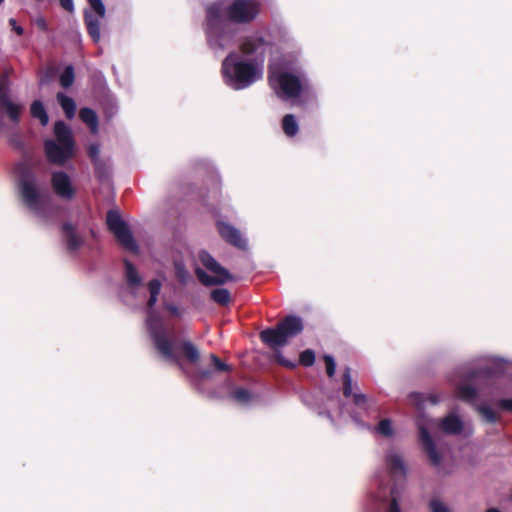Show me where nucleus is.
I'll use <instances>...</instances> for the list:
<instances>
[{"instance_id": "f257e3e1", "label": "nucleus", "mask_w": 512, "mask_h": 512, "mask_svg": "<svg viewBox=\"0 0 512 512\" xmlns=\"http://www.w3.org/2000/svg\"><path fill=\"white\" fill-rule=\"evenodd\" d=\"M260 10L259 0H218L208 5L204 24L208 47L215 54L232 47L239 33V26L253 22Z\"/></svg>"}, {"instance_id": "f03ea898", "label": "nucleus", "mask_w": 512, "mask_h": 512, "mask_svg": "<svg viewBox=\"0 0 512 512\" xmlns=\"http://www.w3.org/2000/svg\"><path fill=\"white\" fill-rule=\"evenodd\" d=\"M269 41L260 32L246 37L240 50L243 55L253 57L242 59L236 51H231L222 62V74L225 83L234 90H242L263 76V63Z\"/></svg>"}, {"instance_id": "7ed1b4c3", "label": "nucleus", "mask_w": 512, "mask_h": 512, "mask_svg": "<svg viewBox=\"0 0 512 512\" xmlns=\"http://www.w3.org/2000/svg\"><path fill=\"white\" fill-rule=\"evenodd\" d=\"M148 290L150 297L147 302L148 312L146 324L150 337L158 352L167 361L175 363L180 367V353H183L191 363L197 362L200 356L197 347L189 341L182 344L176 342V340L170 336L160 315L153 309L161 290V282L158 279L151 280L148 283Z\"/></svg>"}, {"instance_id": "20e7f679", "label": "nucleus", "mask_w": 512, "mask_h": 512, "mask_svg": "<svg viewBox=\"0 0 512 512\" xmlns=\"http://www.w3.org/2000/svg\"><path fill=\"white\" fill-rule=\"evenodd\" d=\"M416 425L419 430L420 443L430 464L436 468L439 473L448 474L450 471L442 467L441 453L437 449L436 443L429 431L437 425L446 434L458 435L461 434L465 428L464 422L455 413L448 414L438 422L421 413L416 419Z\"/></svg>"}, {"instance_id": "39448f33", "label": "nucleus", "mask_w": 512, "mask_h": 512, "mask_svg": "<svg viewBox=\"0 0 512 512\" xmlns=\"http://www.w3.org/2000/svg\"><path fill=\"white\" fill-rule=\"evenodd\" d=\"M503 372V363L494 357H482L478 359L475 367H464L458 371L459 382L457 384V396L465 401L472 402L476 399L478 391L472 382L481 378H490Z\"/></svg>"}, {"instance_id": "423d86ee", "label": "nucleus", "mask_w": 512, "mask_h": 512, "mask_svg": "<svg viewBox=\"0 0 512 512\" xmlns=\"http://www.w3.org/2000/svg\"><path fill=\"white\" fill-rule=\"evenodd\" d=\"M19 193L27 209L42 221H49L57 212L47 192L40 189L33 174H24L19 179Z\"/></svg>"}, {"instance_id": "0eeeda50", "label": "nucleus", "mask_w": 512, "mask_h": 512, "mask_svg": "<svg viewBox=\"0 0 512 512\" xmlns=\"http://www.w3.org/2000/svg\"><path fill=\"white\" fill-rule=\"evenodd\" d=\"M269 82L276 95L283 100L297 98L302 91L308 88V79L298 67L291 69L271 66Z\"/></svg>"}, {"instance_id": "6e6552de", "label": "nucleus", "mask_w": 512, "mask_h": 512, "mask_svg": "<svg viewBox=\"0 0 512 512\" xmlns=\"http://www.w3.org/2000/svg\"><path fill=\"white\" fill-rule=\"evenodd\" d=\"M54 138L44 141V153L50 164L64 166L76 154L71 128L63 121L54 124Z\"/></svg>"}, {"instance_id": "1a4fd4ad", "label": "nucleus", "mask_w": 512, "mask_h": 512, "mask_svg": "<svg viewBox=\"0 0 512 512\" xmlns=\"http://www.w3.org/2000/svg\"><path fill=\"white\" fill-rule=\"evenodd\" d=\"M303 330V322L300 317L287 316L280 321L275 328H268L260 333L261 340L271 348L283 347L289 338L299 334Z\"/></svg>"}, {"instance_id": "9d476101", "label": "nucleus", "mask_w": 512, "mask_h": 512, "mask_svg": "<svg viewBox=\"0 0 512 512\" xmlns=\"http://www.w3.org/2000/svg\"><path fill=\"white\" fill-rule=\"evenodd\" d=\"M201 264L213 275H208L203 269L196 268L195 274L198 280L205 286L221 285L232 279L227 269L222 267L208 252L199 253Z\"/></svg>"}, {"instance_id": "9b49d317", "label": "nucleus", "mask_w": 512, "mask_h": 512, "mask_svg": "<svg viewBox=\"0 0 512 512\" xmlns=\"http://www.w3.org/2000/svg\"><path fill=\"white\" fill-rule=\"evenodd\" d=\"M109 230L114 234L118 242L127 250L137 253L138 245L134 240L126 223L122 220L117 210H109L106 217Z\"/></svg>"}, {"instance_id": "f8f14e48", "label": "nucleus", "mask_w": 512, "mask_h": 512, "mask_svg": "<svg viewBox=\"0 0 512 512\" xmlns=\"http://www.w3.org/2000/svg\"><path fill=\"white\" fill-rule=\"evenodd\" d=\"M23 110V104L13 102L10 99L8 79L7 76L4 75L0 78V111H3L7 114L10 122L13 125H18Z\"/></svg>"}, {"instance_id": "ddd939ff", "label": "nucleus", "mask_w": 512, "mask_h": 512, "mask_svg": "<svg viewBox=\"0 0 512 512\" xmlns=\"http://www.w3.org/2000/svg\"><path fill=\"white\" fill-rule=\"evenodd\" d=\"M51 186L54 193L63 200H71L76 194L71 178L64 171H54L51 174Z\"/></svg>"}, {"instance_id": "4468645a", "label": "nucleus", "mask_w": 512, "mask_h": 512, "mask_svg": "<svg viewBox=\"0 0 512 512\" xmlns=\"http://www.w3.org/2000/svg\"><path fill=\"white\" fill-rule=\"evenodd\" d=\"M343 394L346 398L352 397L353 404L360 412H368L372 406V401L366 395L360 392L353 393L351 372L348 367L343 373Z\"/></svg>"}, {"instance_id": "2eb2a0df", "label": "nucleus", "mask_w": 512, "mask_h": 512, "mask_svg": "<svg viewBox=\"0 0 512 512\" xmlns=\"http://www.w3.org/2000/svg\"><path fill=\"white\" fill-rule=\"evenodd\" d=\"M385 463L393 478H404L406 476V465L400 453L390 448L385 454Z\"/></svg>"}, {"instance_id": "dca6fc26", "label": "nucleus", "mask_w": 512, "mask_h": 512, "mask_svg": "<svg viewBox=\"0 0 512 512\" xmlns=\"http://www.w3.org/2000/svg\"><path fill=\"white\" fill-rule=\"evenodd\" d=\"M218 231L221 237L233 246L245 250L247 248V241L242 236L240 231L234 226L229 225L225 222L218 223Z\"/></svg>"}, {"instance_id": "f3484780", "label": "nucleus", "mask_w": 512, "mask_h": 512, "mask_svg": "<svg viewBox=\"0 0 512 512\" xmlns=\"http://www.w3.org/2000/svg\"><path fill=\"white\" fill-rule=\"evenodd\" d=\"M62 233L66 242L67 249L70 252H75L81 247L83 240L75 233L71 224H64L62 227Z\"/></svg>"}, {"instance_id": "a211bd4d", "label": "nucleus", "mask_w": 512, "mask_h": 512, "mask_svg": "<svg viewBox=\"0 0 512 512\" xmlns=\"http://www.w3.org/2000/svg\"><path fill=\"white\" fill-rule=\"evenodd\" d=\"M124 265L126 283L131 292L134 293L139 287H141L142 277L139 275L137 269L130 261L125 260Z\"/></svg>"}, {"instance_id": "6ab92c4d", "label": "nucleus", "mask_w": 512, "mask_h": 512, "mask_svg": "<svg viewBox=\"0 0 512 512\" xmlns=\"http://www.w3.org/2000/svg\"><path fill=\"white\" fill-rule=\"evenodd\" d=\"M85 24L89 35L95 43L100 40V22L99 19L91 12H85Z\"/></svg>"}, {"instance_id": "aec40b11", "label": "nucleus", "mask_w": 512, "mask_h": 512, "mask_svg": "<svg viewBox=\"0 0 512 512\" xmlns=\"http://www.w3.org/2000/svg\"><path fill=\"white\" fill-rule=\"evenodd\" d=\"M56 98H57V101L60 104L61 108L63 109L66 117L68 119H72L76 113L75 101L71 97L66 96L62 92H58L56 95Z\"/></svg>"}, {"instance_id": "412c9836", "label": "nucleus", "mask_w": 512, "mask_h": 512, "mask_svg": "<svg viewBox=\"0 0 512 512\" xmlns=\"http://www.w3.org/2000/svg\"><path fill=\"white\" fill-rule=\"evenodd\" d=\"M79 117L89 127L91 133L96 134L98 132V117L94 110L82 108Z\"/></svg>"}, {"instance_id": "4be33fe9", "label": "nucleus", "mask_w": 512, "mask_h": 512, "mask_svg": "<svg viewBox=\"0 0 512 512\" xmlns=\"http://www.w3.org/2000/svg\"><path fill=\"white\" fill-rule=\"evenodd\" d=\"M31 116L38 119L42 126H46L49 122L47 111L40 100H35L30 106Z\"/></svg>"}, {"instance_id": "5701e85b", "label": "nucleus", "mask_w": 512, "mask_h": 512, "mask_svg": "<svg viewBox=\"0 0 512 512\" xmlns=\"http://www.w3.org/2000/svg\"><path fill=\"white\" fill-rule=\"evenodd\" d=\"M282 128L288 137L295 136L299 130L298 122L293 114H287L282 120Z\"/></svg>"}, {"instance_id": "b1692460", "label": "nucleus", "mask_w": 512, "mask_h": 512, "mask_svg": "<svg viewBox=\"0 0 512 512\" xmlns=\"http://www.w3.org/2000/svg\"><path fill=\"white\" fill-rule=\"evenodd\" d=\"M390 494L391 498L389 500L380 502L381 512H401L395 488L391 489Z\"/></svg>"}, {"instance_id": "393cba45", "label": "nucleus", "mask_w": 512, "mask_h": 512, "mask_svg": "<svg viewBox=\"0 0 512 512\" xmlns=\"http://www.w3.org/2000/svg\"><path fill=\"white\" fill-rule=\"evenodd\" d=\"M476 410L482 416V418L488 423H495L499 419L496 412H494L492 408L485 403L476 405Z\"/></svg>"}, {"instance_id": "a878e982", "label": "nucleus", "mask_w": 512, "mask_h": 512, "mask_svg": "<svg viewBox=\"0 0 512 512\" xmlns=\"http://www.w3.org/2000/svg\"><path fill=\"white\" fill-rule=\"evenodd\" d=\"M211 299L219 305H227L230 302V293L225 288H217L211 291Z\"/></svg>"}, {"instance_id": "bb28decb", "label": "nucleus", "mask_w": 512, "mask_h": 512, "mask_svg": "<svg viewBox=\"0 0 512 512\" xmlns=\"http://www.w3.org/2000/svg\"><path fill=\"white\" fill-rule=\"evenodd\" d=\"M74 68L72 65H68L63 73L60 75V84L63 88L70 87L74 82Z\"/></svg>"}, {"instance_id": "cd10ccee", "label": "nucleus", "mask_w": 512, "mask_h": 512, "mask_svg": "<svg viewBox=\"0 0 512 512\" xmlns=\"http://www.w3.org/2000/svg\"><path fill=\"white\" fill-rule=\"evenodd\" d=\"M232 397L235 401L241 404H248L252 399V394L249 390L239 387L233 391Z\"/></svg>"}, {"instance_id": "c85d7f7f", "label": "nucleus", "mask_w": 512, "mask_h": 512, "mask_svg": "<svg viewBox=\"0 0 512 512\" xmlns=\"http://www.w3.org/2000/svg\"><path fill=\"white\" fill-rule=\"evenodd\" d=\"M375 430L385 437H391L394 432L389 419H382L375 427Z\"/></svg>"}, {"instance_id": "c756f323", "label": "nucleus", "mask_w": 512, "mask_h": 512, "mask_svg": "<svg viewBox=\"0 0 512 512\" xmlns=\"http://www.w3.org/2000/svg\"><path fill=\"white\" fill-rule=\"evenodd\" d=\"M88 155H89L90 159L92 160V162L94 163V166H95L96 170L100 171L101 161H100V158H99V155H100L99 145L98 144H91V145H89V147H88Z\"/></svg>"}, {"instance_id": "7c9ffc66", "label": "nucleus", "mask_w": 512, "mask_h": 512, "mask_svg": "<svg viewBox=\"0 0 512 512\" xmlns=\"http://www.w3.org/2000/svg\"><path fill=\"white\" fill-rule=\"evenodd\" d=\"M299 361L305 367L312 366L314 364V362H315V354H314V352L312 350H310V349H307V350L303 351L300 354Z\"/></svg>"}, {"instance_id": "2f4dec72", "label": "nucleus", "mask_w": 512, "mask_h": 512, "mask_svg": "<svg viewBox=\"0 0 512 512\" xmlns=\"http://www.w3.org/2000/svg\"><path fill=\"white\" fill-rule=\"evenodd\" d=\"M176 276L180 282L185 283L190 278V274L181 262L175 263Z\"/></svg>"}, {"instance_id": "473e14b6", "label": "nucleus", "mask_w": 512, "mask_h": 512, "mask_svg": "<svg viewBox=\"0 0 512 512\" xmlns=\"http://www.w3.org/2000/svg\"><path fill=\"white\" fill-rule=\"evenodd\" d=\"M429 506L431 512H451L449 507L440 499H432Z\"/></svg>"}, {"instance_id": "72a5a7b5", "label": "nucleus", "mask_w": 512, "mask_h": 512, "mask_svg": "<svg viewBox=\"0 0 512 512\" xmlns=\"http://www.w3.org/2000/svg\"><path fill=\"white\" fill-rule=\"evenodd\" d=\"M88 3L99 17L105 16L106 10L102 0H88Z\"/></svg>"}, {"instance_id": "f704fd0d", "label": "nucleus", "mask_w": 512, "mask_h": 512, "mask_svg": "<svg viewBox=\"0 0 512 512\" xmlns=\"http://www.w3.org/2000/svg\"><path fill=\"white\" fill-rule=\"evenodd\" d=\"M324 361H325V364H326L327 375L329 377H332L335 374V370H336L335 360H334V358L332 356L325 355L324 356Z\"/></svg>"}, {"instance_id": "c9c22d12", "label": "nucleus", "mask_w": 512, "mask_h": 512, "mask_svg": "<svg viewBox=\"0 0 512 512\" xmlns=\"http://www.w3.org/2000/svg\"><path fill=\"white\" fill-rule=\"evenodd\" d=\"M211 362L216 371H227L229 369L228 365L222 362L216 355H210Z\"/></svg>"}, {"instance_id": "e433bc0d", "label": "nucleus", "mask_w": 512, "mask_h": 512, "mask_svg": "<svg viewBox=\"0 0 512 512\" xmlns=\"http://www.w3.org/2000/svg\"><path fill=\"white\" fill-rule=\"evenodd\" d=\"M410 401L417 406L419 410L422 409L423 403L425 401V396L421 393H411L410 394Z\"/></svg>"}, {"instance_id": "4c0bfd02", "label": "nucleus", "mask_w": 512, "mask_h": 512, "mask_svg": "<svg viewBox=\"0 0 512 512\" xmlns=\"http://www.w3.org/2000/svg\"><path fill=\"white\" fill-rule=\"evenodd\" d=\"M339 414L340 416H349L352 420H354L355 422H358L360 420V414L358 412H355V411H349L347 410L344 406H341L339 408Z\"/></svg>"}, {"instance_id": "58836bf2", "label": "nucleus", "mask_w": 512, "mask_h": 512, "mask_svg": "<svg viewBox=\"0 0 512 512\" xmlns=\"http://www.w3.org/2000/svg\"><path fill=\"white\" fill-rule=\"evenodd\" d=\"M497 405L503 410L512 412V399H501Z\"/></svg>"}, {"instance_id": "ea45409f", "label": "nucleus", "mask_w": 512, "mask_h": 512, "mask_svg": "<svg viewBox=\"0 0 512 512\" xmlns=\"http://www.w3.org/2000/svg\"><path fill=\"white\" fill-rule=\"evenodd\" d=\"M276 357H277V361L280 364H282V365H284V366H286L288 368H294L295 367V363L292 362V361L286 360L281 353H277Z\"/></svg>"}, {"instance_id": "a19ab883", "label": "nucleus", "mask_w": 512, "mask_h": 512, "mask_svg": "<svg viewBox=\"0 0 512 512\" xmlns=\"http://www.w3.org/2000/svg\"><path fill=\"white\" fill-rule=\"evenodd\" d=\"M9 24L13 31H15L18 35H22L24 30L21 26H19L15 19L11 18L9 20Z\"/></svg>"}, {"instance_id": "79ce46f5", "label": "nucleus", "mask_w": 512, "mask_h": 512, "mask_svg": "<svg viewBox=\"0 0 512 512\" xmlns=\"http://www.w3.org/2000/svg\"><path fill=\"white\" fill-rule=\"evenodd\" d=\"M60 4L68 12H73V10H74L73 0H60Z\"/></svg>"}, {"instance_id": "37998d69", "label": "nucleus", "mask_w": 512, "mask_h": 512, "mask_svg": "<svg viewBox=\"0 0 512 512\" xmlns=\"http://www.w3.org/2000/svg\"><path fill=\"white\" fill-rule=\"evenodd\" d=\"M35 25L37 26L38 29H40L42 31L47 30V24L43 17H38L37 19H35Z\"/></svg>"}, {"instance_id": "c03bdc74", "label": "nucleus", "mask_w": 512, "mask_h": 512, "mask_svg": "<svg viewBox=\"0 0 512 512\" xmlns=\"http://www.w3.org/2000/svg\"><path fill=\"white\" fill-rule=\"evenodd\" d=\"M210 377H211V371H209V370H201L198 373V378L200 380H205V379H208Z\"/></svg>"}, {"instance_id": "a18cd8bd", "label": "nucleus", "mask_w": 512, "mask_h": 512, "mask_svg": "<svg viewBox=\"0 0 512 512\" xmlns=\"http://www.w3.org/2000/svg\"><path fill=\"white\" fill-rule=\"evenodd\" d=\"M167 310L169 312H171L173 315H176V316L180 315L179 309L174 305H171V304L167 305Z\"/></svg>"}, {"instance_id": "49530a36", "label": "nucleus", "mask_w": 512, "mask_h": 512, "mask_svg": "<svg viewBox=\"0 0 512 512\" xmlns=\"http://www.w3.org/2000/svg\"><path fill=\"white\" fill-rule=\"evenodd\" d=\"M5 129H6V124L3 120L2 115L0 114V135L5 131Z\"/></svg>"}, {"instance_id": "de8ad7c7", "label": "nucleus", "mask_w": 512, "mask_h": 512, "mask_svg": "<svg viewBox=\"0 0 512 512\" xmlns=\"http://www.w3.org/2000/svg\"><path fill=\"white\" fill-rule=\"evenodd\" d=\"M428 399H429V401H430V403H431L432 405H435V404H437V403H438V399H437L435 396H433V395H430V396L428 397Z\"/></svg>"}, {"instance_id": "09e8293b", "label": "nucleus", "mask_w": 512, "mask_h": 512, "mask_svg": "<svg viewBox=\"0 0 512 512\" xmlns=\"http://www.w3.org/2000/svg\"><path fill=\"white\" fill-rule=\"evenodd\" d=\"M472 433V429L471 427L468 428V432H467V435H470Z\"/></svg>"}, {"instance_id": "8fccbe9b", "label": "nucleus", "mask_w": 512, "mask_h": 512, "mask_svg": "<svg viewBox=\"0 0 512 512\" xmlns=\"http://www.w3.org/2000/svg\"><path fill=\"white\" fill-rule=\"evenodd\" d=\"M327 416L332 419L330 412H327Z\"/></svg>"}, {"instance_id": "3c124183", "label": "nucleus", "mask_w": 512, "mask_h": 512, "mask_svg": "<svg viewBox=\"0 0 512 512\" xmlns=\"http://www.w3.org/2000/svg\"><path fill=\"white\" fill-rule=\"evenodd\" d=\"M3 2V0H0V4Z\"/></svg>"}]
</instances>
